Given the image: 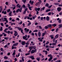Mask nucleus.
<instances>
[{
	"mask_svg": "<svg viewBox=\"0 0 62 62\" xmlns=\"http://www.w3.org/2000/svg\"><path fill=\"white\" fill-rule=\"evenodd\" d=\"M36 59L38 61H39V58H36Z\"/></svg>",
	"mask_w": 62,
	"mask_h": 62,
	"instance_id": "obj_49",
	"label": "nucleus"
},
{
	"mask_svg": "<svg viewBox=\"0 0 62 62\" xmlns=\"http://www.w3.org/2000/svg\"><path fill=\"white\" fill-rule=\"evenodd\" d=\"M48 15H51V12H49L48 13Z\"/></svg>",
	"mask_w": 62,
	"mask_h": 62,
	"instance_id": "obj_58",
	"label": "nucleus"
},
{
	"mask_svg": "<svg viewBox=\"0 0 62 62\" xmlns=\"http://www.w3.org/2000/svg\"><path fill=\"white\" fill-rule=\"evenodd\" d=\"M48 57H50V58L48 59L49 61H50L53 59V56L51 54H50L48 55Z\"/></svg>",
	"mask_w": 62,
	"mask_h": 62,
	"instance_id": "obj_1",
	"label": "nucleus"
},
{
	"mask_svg": "<svg viewBox=\"0 0 62 62\" xmlns=\"http://www.w3.org/2000/svg\"><path fill=\"white\" fill-rule=\"evenodd\" d=\"M36 16H32V18H33V20H34V19H35V18H36Z\"/></svg>",
	"mask_w": 62,
	"mask_h": 62,
	"instance_id": "obj_30",
	"label": "nucleus"
},
{
	"mask_svg": "<svg viewBox=\"0 0 62 62\" xmlns=\"http://www.w3.org/2000/svg\"><path fill=\"white\" fill-rule=\"evenodd\" d=\"M59 27L58 28H61V27H62V25L61 24H60L59 25Z\"/></svg>",
	"mask_w": 62,
	"mask_h": 62,
	"instance_id": "obj_28",
	"label": "nucleus"
},
{
	"mask_svg": "<svg viewBox=\"0 0 62 62\" xmlns=\"http://www.w3.org/2000/svg\"><path fill=\"white\" fill-rule=\"evenodd\" d=\"M35 51L34 50H32L31 51V54H33V53H34Z\"/></svg>",
	"mask_w": 62,
	"mask_h": 62,
	"instance_id": "obj_21",
	"label": "nucleus"
},
{
	"mask_svg": "<svg viewBox=\"0 0 62 62\" xmlns=\"http://www.w3.org/2000/svg\"><path fill=\"white\" fill-rule=\"evenodd\" d=\"M23 8H25V5L23 4Z\"/></svg>",
	"mask_w": 62,
	"mask_h": 62,
	"instance_id": "obj_63",
	"label": "nucleus"
},
{
	"mask_svg": "<svg viewBox=\"0 0 62 62\" xmlns=\"http://www.w3.org/2000/svg\"><path fill=\"white\" fill-rule=\"evenodd\" d=\"M0 24L1 25V26H4V24H3V23H0Z\"/></svg>",
	"mask_w": 62,
	"mask_h": 62,
	"instance_id": "obj_61",
	"label": "nucleus"
},
{
	"mask_svg": "<svg viewBox=\"0 0 62 62\" xmlns=\"http://www.w3.org/2000/svg\"><path fill=\"white\" fill-rule=\"evenodd\" d=\"M59 30V29L58 28H57L56 29V32H58V31Z\"/></svg>",
	"mask_w": 62,
	"mask_h": 62,
	"instance_id": "obj_40",
	"label": "nucleus"
},
{
	"mask_svg": "<svg viewBox=\"0 0 62 62\" xmlns=\"http://www.w3.org/2000/svg\"><path fill=\"white\" fill-rule=\"evenodd\" d=\"M48 4L47 3L46 5V6L47 7H48L49 6H48Z\"/></svg>",
	"mask_w": 62,
	"mask_h": 62,
	"instance_id": "obj_45",
	"label": "nucleus"
},
{
	"mask_svg": "<svg viewBox=\"0 0 62 62\" xmlns=\"http://www.w3.org/2000/svg\"><path fill=\"white\" fill-rule=\"evenodd\" d=\"M55 38H54L53 39V41L54 42H55Z\"/></svg>",
	"mask_w": 62,
	"mask_h": 62,
	"instance_id": "obj_57",
	"label": "nucleus"
},
{
	"mask_svg": "<svg viewBox=\"0 0 62 62\" xmlns=\"http://www.w3.org/2000/svg\"><path fill=\"white\" fill-rule=\"evenodd\" d=\"M45 8V7H44L43 8H41V11H42V10H44Z\"/></svg>",
	"mask_w": 62,
	"mask_h": 62,
	"instance_id": "obj_23",
	"label": "nucleus"
},
{
	"mask_svg": "<svg viewBox=\"0 0 62 62\" xmlns=\"http://www.w3.org/2000/svg\"><path fill=\"white\" fill-rule=\"evenodd\" d=\"M8 30V28H6L4 30V31L5 32H6L7 33V31H6V30Z\"/></svg>",
	"mask_w": 62,
	"mask_h": 62,
	"instance_id": "obj_24",
	"label": "nucleus"
},
{
	"mask_svg": "<svg viewBox=\"0 0 62 62\" xmlns=\"http://www.w3.org/2000/svg\"><path fill=\"white\" fill-rule=\"evenodd\" d=\"M45 54H46L47 55V54H48V52H47V51H46V52H45Z\"/></svg>",
	"mask_w": 62,
	"mask_h": 62,
	"instance_id": "obj_53",
	"label": "nucleus"
},
{
	"mask_svg": "<svg viewBox=\"0 0 62 62\" xmlns=\"http://www.w3.org/2000/svg\"><path fill=\"white\" fill-rule=\"evenodd\" d=\"M27 5L28 6V8H29V7H30V5L29 4H28Z\"/></svg>",
	"mask_w": 62,
	"mask_h": 62,
	"instance_id": "obj_59",
	"label": "nucleus"
},
{
	"mask_svg": "<svg viewBox=\"0 0 62 62\" xmlns=\"http://www.w3.org/2000/svg\"><path fill=\"white\" fill-rule=\"evenodd\" d=\"M2 19L3 21H6L7 23H8V21L7 20V19L6 17H4L2 18Z\"/></svg>",
	"mask_w": 62,
	"mask_h": 62,
	"instance_id": "obj_2",
	"label": "nucleus"
},
{
	"mask_svg": "<svg viewBox=\"0 0 62 62\" xmlns=\"http://www.w3.org/2000/svg\"><path fill=\"white\" fill-rule=\"evenodd\" d=\"M22 23H23V22L22 21H21L20 22V23H19V24H22Z\"/></svg>",
	"mask_w": 62,
	"mask_h": 62,
	"instance_id": "obj_48",
	"label": "nucleus"
},
{
	"mask_svg": "<svg viewBox=\"0 0 62 62\" xmlns=\"http://www.w3.org/2000/svg\"><path fill=\"white\" fill-rule=\"evenodd\" d=\"M10 11V9H9L7 10V12H9V11Z\"/></svg>",
	"mask_w": 62,
	"mask_h": 62,
	"instance_id": "obj_32",
	"label": "nucleus"
},
{
	"mask_svg": "<svg viewBox=\"0 0 62 62\" xmlns=\"http://www.w3.org/2000/svg\"><path fill=\"white\" fill-rule=\"evenodd\" d=\"M3 30V27H1V28L0 29V31H2Z\"/></svg>",
	"mask_w": 62,
	"mask_h": 62,
	"instance_id": "obj_35",
	"label": "nucleus"
},
{
	"mask_svg": "<svg viewBox=\"0 0 62 62\" xmlns=\"http://www.w3.org/2000/svg\"><path fill=\"white\" fill-rule=\"evenodd\" d=\"M51 11L50 9H47L46 10V12H49V11Z\"/></svg>",
	"mask_w": 62,
	"mask_h": 62,
	"instance_id": "obj_22",
	"label": "nucleus"
},
{
	"mask_svg": "<svg viewBox=\"0 0 62 62\" xmlns=\"http://www.w3.org/2000/svg\"><path fill=\"white\" fill-rule=\"evenodd\" d=\"M38 35L39 37H40L41 36V33L40 32H39L38 33Z\"/></svg>",
	"mask_w": 62,
	"mask_h": 62,
	"instance_id": "obj_18",
	"label": "nucleus"
},
{
	"mask_svg": "<svg viewBox=\"0 0 62 62\" xmlns=\"http://www.w3.org/2000/svg\"><path fill=\"white\" fill-rule=\"evenodd\" d=\"M15 2L16 4H18V2H17V0H15Z\"/></svg>",
	"mask_w": 62,
	"mask_h": 62,
	"instance_id": "obj_62",
	"label": "nucleus"
},
{
	"mask_svg": "<svg viewBox=\"0 0 62 62\" xmlns=\"http://www.w3.org/2000/svg\"><path fill=\"white\" fill-rule=\"evenodd\" d=\"M5 4L6 5H8V2H6L5 3Z\"/></svg>",
	"mask_w": 62,
	"mask_h": 62,
	"instance_id": "obj_55",
	"label": "nucleus"
},
{
	"mask_svg": "<svg viewBox=\"0 0 62 62\" xmlns=\"http://www.w3.org/2000/svg\"><path fill=\"white\" fill-rule=\"evenodd\" d=\"M52 26H54V27H55V26H56V24H52Z\"/></svg>",
	"mask_w": 62,
	"mask_h": 62,
	"instance_id": "obj_31",
	"label": "nucleus"
},
{
	"mask_svg": "<svg viewBox=\"0 0 62 62\" xmlns=\"http://www.w3.org/2000/svg\"><path fill=\"white\" fill-rule=\"evenodd\" d=\"M17 28L19 30V31H20L22 29L21 28L19 27H16L15 28Z\"/></svg>",
	"mask_w": 62,
	"mask_h": 62,
	"instance_id": "obj_13",
	"label": "nucleus"
},
{
	"mask_svg": "<svg viewBox=\"0 0 62 62\" xmlns=\"http://www.w3.org/2000/svg\"><path fill=\"white\" fill-rule=\"evenodd\" d=\"M7 33H8V34H9L10 33V31H8V32L7 31Z\"/></svg>",
	"mask_w": 62,
	"mask_h": 62,
	"instance_id": "obj_51",
	"label": "nucleus"
},
{
	"mask_svg": "<svg viewBox=\"0 0 62 62\" xmlns=\"http://www.w3.org/2000/svg\"><path fill=\"white\" fill-rule=\"evenodd\" d=\"M49 43V42L47 41L46 43V45H48Z\"/></svg>",
	"mask_w": 62,
	"mask_h": 62,
	"instance_id": "obj_46",
	"label": "nucleus"
},
{
	"mask_svg": "<svg viewBox=\"0 0 62 62\" xmlns=\"http://www.w3.org/2000/svg\"><path fill=\"white\" fill-rule=\"evenodd\" d=\"M52 5H51V6H49L48 7L49 8H51L52 7Z\"/></svg>",
	"mask_w": 62,
	"mask_h": 62,
	"instance_id": "obj_52",
	"label": "nucleus"
},
{
	"mask_svg": "<svg viewBox=\"0 0 62 62\" xmlns=\"http://www.w3.org/2000/svg\"><path fill=\"white\" fill-rule=\"evenodd\" d=\"M30 54V53H26L25 54V55H29Z\"/></svg>",
	"mask_w": 62,
	"mask_h": 62,
	"instance_id": "obj_44",
	"label": "nucleus"
},
{
	"mask_svg": "<svg viewBox=\"0 0 62 62\" xmlns=\"http://www.w3.org/2000/svg\"><path fill=\"white\" fill-rule=\"evenodd\" d=\"M46 19L47 21H49V17L48 16H47L46 17Z\"/></svg>",
	"mask_w": 62,
	"mask_h": 62,
	"instance_id": "obj_20",
	"label": "nucleus"
},
{
	"mask_svg": "<svg viewBox=\"0 0 62 62\" xmlns=\"http://www.w3.org/2000/svg\"><path fill=\"white\" fill-rule=\"evenodd\" d=\"M21 43L22 45H25V42L24 41H21Z\"/></svg>",
	"mask_w": 62,
	"mask_h": 62,
	"instance_id": "obj_8",
	"label": "nucleus"
},
{
	"mask_svg": "<svg viewBox=\"0 0 62 62\" xmlns=\"http://www.w3.org/2000/svg\"><path fill=\"white\" fill-rule=\"evenodd\" d=\"M45 29H48V27L47 26H46L45 27Z\"/></svg>",
	"mask_w": 62,
	"mask_h": 62,
	"instance_id": "obj_43",
	"label": "nucleus"
},
{
	"mask_svg": "<svg viewBox=\"0 0 62 62\" xmlns=\"http://www.w3.org/2000/svg\"><path fill=\"white\" fill-rule=\"evenodd\" d=\"M58 22L59 23H61V19H60L58 21Z\"/></svg>",
	"mask_w": 62,
	"mask_h": 62,
	"instance_id": "obj_42",
	"label": "nucleus"
},
{
	"mask_svg": "<svg viewBox=\"0 0 62 62\" xmlns=\"http://www.w3.org/2000/svg\"><path fill=\"white\" fill-rule=\"evenodd\" d=\"M52 45L53 46H54L55 45H56V44L54 43H52Z\"/></svg>",
	"mask_w": 62,
	"mask_h": 62,
	"instance_id": "obj_33",
	"label": "nucleus"
},
{
	"mask_svg": "<svg viewBox=\"0 0 62 62\" xmlns=\"http://www.w3.org/2000/svg\"><path fill=\"white\" fill-rule=\"evenodd\" d=\"M4 58H5V59H7L8 58V57H6V56H5L4 57Z\"/></svg>",
	"mask_w": 62,
	"mask_h": 62,
	"instance_id": "obj_38",
	"label": "nucleus"
},
{
	"mask_svg": "<svg viewBox=\"0 0 62 62\" xmlns=\"http://www.w3.org/2000/svg\"><path fill=\"white\" fill-rule=\"evenodd\" d=\"M47 26L48 27H51L52 26V24H49V25H47Z\"/></svg>",
	"mask_w": 62,
	"mask_h": 62,
	"instance_id": "obj_26",
	"label": "nucleus"
},
{
	"mask_svg": "<svg viewBox=\"0 0 62 62\" xmlns=\"http://www.w3.org/2000/svg\"><path fill=\"white\" fill-rule=\"evenodd\" d=\"M6 27H8V24H6Z\"/></svg>",
	"mask_w": 62,
	"mask_h": 62,
	"instance_id": "obj_64",
	"label": "nucleus"
},
{
	"mask_svg": "<svg viewBox=\"0 0 62 62\" xmlns=\"http://www.w3.org/2000/svg\"><path fill=\"white\" fill-rule=\"evenodd\" d=\"M47 33L46 32V31H45V32H44L42 34V37H43V36H44V35L46 34Z\"/></svg>",
	"mask_w": 62,
	"mask_h": 62,
	"instance_id": "obj_10",
	"label": "nucleus"
},
{
	"mask_svg": "<svg viewBox=\"0 0 62 62\" xmlns=\"http://www.w3.org/2000/svg\"><path fill=\"white\" fill-rule=\"evenodd\" d=\"M57 10L58 11H60L61 10V8H57Z\"/></svg>",
	"mask_w": 62,
	"mask_h": 62,
	"instance_id": "obj_11",
	"label": "nucleus"
},
{
	"mask_svg": "<svg viewBox=\"0 0 62 62\" xmlns=\"http://www.w3.org/2000/svg\"><path fill=\"white\" fill-rule=\"evenodd\" d=\"M29 49L31 50H32L33 48V46H30L29 47Z\"/></svg>",
	"mask_w": 62,
	"mask_h": 62,
	"instance_id": "obj_7",
	"label": "nucleus"
},
{
	"mask_svg": "<svg viewBox=\"0 0 62 62\" xmlns=\"http://www.w3.org/2000/svg\"><path fill=\"white\" fill-rule=\"evenodd\" d=\"M29 9L30 10H32V9H31V8H32L31 7H29Z\"/></svg>",
	"mask_w": 62,
	"mask_h": 62,
	"instance_id": "obj_50",
	"label": "nucleus"
},
{
	"mask_svg": "<svg viewBox=\"0 0 62 62\" xmlns=\"http://www.w3.org/2000/svg\"><path fill=\"white\" fill-rule=\"evenodd\" d=\"M38 30H34L33 31V32H38Z\"/></svg>",
	"mask_w": 62,
	"mask_h": 62,
	"instance_id": "obj_39",
	"label": "nucleus"
},
{
	"mask_svg": "<svg viewBox=\"0 0 62 62\" xmlns=\"http://www.w3.org/2000/svg\"><path fill=\"white\" fill-rule=\"evenodd\" d=\"M31 59H34V56H31Z\"/></svg>",
	"mask_w": 62,
	"mask_h": 62,
	"instance_id": "obj_25",
	"label": "nucleus"
},
{
	"mask_svg": "<svg viewBox=\"0 0 62 62\" xmlns=\"http://www.w3.org/2000/svg\"><path fill=\"white\" fill-rule=\"evenodd\" d=\"M49 48H54V46H53V47H51L50 46H49Z\"/></svg>",
	"mask_w": 62,
	"mask_h": 62,
	"instance_id": "obj_56",
	"label": "nucleus"
},
{
	"mask_svg": "<svg viewBox=\"0 0 62 62\" xmlns=\"http://www.w3.org/2000/svg\"><path fill=\"white\" fill-rule=\"evenodd\" d=\"M12 11H10V12L9 14V16H12Z\"/></svg>",
	"mask_w": 62,
	"mask_h": 62,
	"instance_id": "obj_17",
	"label": "nucleus"
},
{
	"mask_svg": "<svg viewBox=\"0 0 62 62\" xmlns=\"http://www.w3.org/2000/svg\"><path fill=\"white\" fill-rule=\"evenodd\" d=\"M31 22H29L28 23V26H29V25H31Z\"/></svg>",
	"mask_w": 62,
	"mask_h": 62,
	"instance_id": "obj_37",
	"label": "nucleus"
},
{
	"mask_svg": "<svg viewBox=\"0 0 62 62\" xmlns=\"http://www.w3.org/2000/svg\"><path fill=\"white\" fill-rule=\"evenodd\" d=\"M18 45V43H16V44H14L13 45V46H17V45Z\"/></svg>",
	"mask_w": 62,
	"mask_h": 62,
	"instance_id": "obj_16",
	"label": "nucleus"
},
{
	"mask_svg": "<svg viewBox=\"0 0 62 62\" xmlns=\"http://www.w3.org/2000/svg\"><path fill=\"white\" fill-rule=\"evenodd\" d=\"M40 8H36L35 10L36 11H37V10H38V11H39V10H40Z\"/></svg>",
	"mask_w": 62,
	"mask_h": 62,
	"instance_id": "obj_9",
	"label": "nucleus"
},
{
	"mask_svg": "<svg viewBox=\"0 0 62 62\" xmlns=\"http://www.w3.org/2000/svg\"><path fill=\"white\" fill-rule=\"evenodd\" d=\"M0 12L1 13L2 11V10H3V8H1V6L0 7Z\"/></svg>",
	"mask_w": 62,
	"mask_h": 62,
	"instance_id": "obj_19",
	"label": "nucleus"
},
{
	"mask_svg": "<svg viewBox=\"0 0 62 62\" xmlns=\"http://www.w3.org/2000/svg\"><path fill=\"white\" fill-rule=\"evenodd\" d=\"M15 52H16V51L15 50H14L13 51V54H12V55L13 56V57H15V56L14 55H15Z\"/></svg>",
	"mask_w": 62,
	"mask_h": 62,
	"instance_id": "obj_3",
	"label": "nucleus"
},
{
	"mask_svg": "<svg viewBox=\"0 0 62 62\" xmlns=\"http://www.w3.org/2000/svg\"><path fill=\"white\" fill-rule=\"evenodd\" d=\"M2 13L3 14L4 13V14H7V12L6 11L4 12V11H3L2 12Z\"/></svg>",
	"mask_w": 62,
	"mask_h": 62,
	"instance_id": "obj_15",
	"label": "nucleus"
},
{
	"mask_svg": "<svg viewBox=\"0 0 62 62\" xmlns=\"http://www.w3.org/2000/svg\"><path fill=\"white\" fill-rule=\"evenodd\" d=\"M4 39L6 40H8V37H5L4 38Z\"/></svg>",
	"mask_w": 62,
	"mask_h": 62,
	"instance_id": "obj_29",
	"label": "nucleus"
},
{
	"mask_svg": "<svg viewBox=\"0 0 62 62\" xmlns=\"http://www.w3.org/2000/svg\"><path fill=\"white\" fill-rule=\"evenodd\" d=\"M22 1H23V3H24V4H25V2H26V0H22Z\"/></svg>",
	"mask_w": 62,
	"mask_h": 62,
	"instance_id": "obj_34",
	"label": "nucleus"
},
{
	"mask_svg": "<svg viewBox=\"0 0 62 62\" xmlns=\"http://www.w3.org/2000/svg\"><path fill=\"white\" fill-rule=\"evenodd\" d=\"M24 30L26 33H27V32L29 31V30L27 29V28H25L24 29Z\"/></svg>",
	"mask_w": 62,
	"mask_h": 62,
	"instance_id": "obj_4",
	"label": "nucleus"
},
{
	"mask_svg": "<svg viewBox=\"0 0 62 62\" xmlns=\"http://www.w3.org/2000/svg\"><path fill=\"white\" fill-rule=\"evenodd\" d=\"M25 44L27 45H29V41H28L27 43H26Z\"/></svg>",
	"mask_w": 62,
	"mask_h": 62,
	"instance_id": "obj_36",
	"label": "nucleus"
},
{
	"mask_svg": "<svg viewBox=\"0 0 62 62\" xmlns=\"http://www.w3.org/2000/svg\"><path fill=\"white\" fill-rule=\"evenodd\" d=\"M19 10H20V9H17L16 11V13H17V12H19Z\"/></svg>",
	"mask_w": 62,
	"mask_h": 62,
	"instance_id": "obj_41",
	"label": "nucleus"
},
{
	"mask_svg": "<svg viewBox=\"0 0 62 62\" xmlns=\"http://www.w3.org/2000/svg\"><path fill=\"white\" fill-rule=\"evenodd\" d=\"M2 34L3 35H4V37H6V36H7V34H6L4 33H2Z\"/></svg>",
	"mask_w": 62,
	"mask_h": 62,
	"instance_id": "obj_27",
	"label": "nucleus"
},
{
	"mask_svg": "<svg viewBox=\"0 0 62 62\" xmlns=\"http://www.w3.org/2000/svg\"><path fill=\"white\" fill-rule=\"evenodd\" d=\"M59 4L58 3H56L54 4V5H59Z\"/></svg>",
	"mask_w": 62,
	"mask_h": 62,
	"instance_id": "obj_54",
	"label": "nucleus"
},
{
	"mask_svg": "<svg viewBox=\"0 0 62 62\" xmlns=\"http://www.w3.org/2000/svg\"><path fill=\"white\" fill-rule=\"evenodd\" d=\"M30 4H31V5H33V3H34V2L33 1H32V0H30Z\"/></svg>",
	"mask_w": 62,
	"mask_h": 62,
	"instance_id": "obj_6",
	"label": "nucleus"
},
{
	"mask_svg": "<svg viewBox=\"0 0 62 62\" xmlns=\"http://www.w3.org/2000/svg\"><path fill=\"white\" fill-rule=\"evenodd\" d=\"M27 35H26L25 36H24L23 37V39H26V38H27Z\"/></svg>",
	"mask_w": 62,
	"mask_h": 62,
	"instance_id": "obj_14",
	"label": "nucleus"
},
{
	"mask_svg": "<svg viewBox=\"0 0 62 62\" xmlns=\"http://www.w3.org/2000/svg\"><path fill=\"white\" fill-rule=\"evenodd\" d=\"M14 32H15V33L14 34V36H17L18 35V33H17V31H14Z\"/></svg>",
	"mask_w": 62,
	"mask_h": 62,
	"instance_id": "obj_5",
	"label": "nucleus"
},
{
	"mask_svg": "<svg viewBox=\"0 0 62 62\" xmlns=\"http://www.w3.org/2000/svg\"><path fill=\"white\" fill-rule=\"evenodd\" d=\"M39 3H36V4H35V5L36 6H38V5H39Z\"/></svg>",
	"mask_w": 62,
	"mask_h": 62,
	"instance_id": "obj_60",
	"label": "nucleus"
},
{
	"mask_svg": "<svg viewBox=\"0 0 62 62\" xmlns=\"http://www.w3.org/2000/svg\"><path fill=\"white\" fill-rule=\"evenodd\" d=\"M59 36V35H58V34H57L55 36V39H57V38H58Z\"/></svg>",
	"mask_w": 62,
	"mask_h": 62,
	"instance_id": "obj_12",
	"label": "nucleus"
},
{
	"mask_svg": "<svg viewBox=\"0 0 62 62\" xmlns=\"http://www.w3.org/2000/svg\"><path fill=\"white\" fill-rule=\"evenodd\" d=\"M16 20H17V21H19L20 20V19L18 18H16Z\"/></svg>",
	"mask_w": 62,
	"mask_h": 62,
	"instance_id": "obj_47",
	"label": "nucleus"
}]
</instances>
